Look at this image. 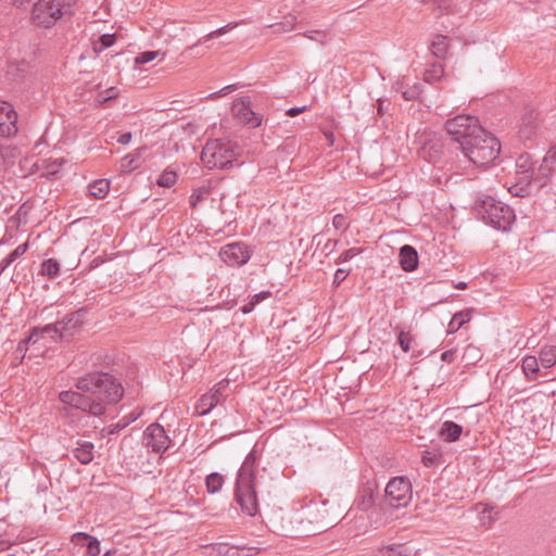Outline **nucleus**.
I'll list each match as a JSON object with an SVG mask.
<instances>
[{
    "label": "nucleus",
    "instance_id": "obj_1",
    "mask_svg": "<svg viewBox=\"0 0 556 556\" xmlns=\"http://www.w3.org/2000/svg\"><path fill=\"white\" fill-rule=\"evenodd\" d=\"M77 391H62L60 401L100 417L105 414L106 406L119 402L124 395V388L111 374L97 371L79 377L76 381Z\"/></svg>",
    "mask_w": 556,
    "mask_h": 556
},
{
    "label": "nucleus",
    "instance_id": "obj_23",
    "mask_svg": "<svg viewBox=\"0 0 556 556\" xmlns=\"http://www.w3.org/2000/svg\"><path fill=\"white\" fill-rule=\"evenodd\" d=\"M448 38L443 35H438L431 42V52L438 59H444L447 54Z\"/></svg>",
    "mask_w": 556,
    "mask_h": 556
},
{
    "label": "nucleus",
    "instance_id": "obj_32",
    "mask_svg": "<svg viewBox=\"0 0 556 556\" xmlns=\"http://www.w3.org/2000/svg\"><path fill=\"white\" fill-rule=\"evenodd\" d=\"M76 535L87 541L86 547L90 556H98L100 554V542L97 538L85 532H79Z\"/></svg>",
    "mask_w": 556,
    "mask_h": 556
},
{
    "label": "nucleus",
    "instance_id": "obj_7",
    "mask_svg": "<svg viewBox=\"0 0 556 556\" xmlns=\"http://www.w3.org/2000/svg\"><path fill=\"white\" fill-rule=\"evenodd\" d=\"M413 497V488L408 478L394 477L386 485L384 503L391 508L406 507Z\"/></svg>",
    "mask_w": 556,
    "mask_h": 556
},
{
    "label": "nucleus",
    "instance_id": "obj_28",
    "mask_svg": "<svg viewBox=\"0 0 556 556\" xmlns=\"http://www.w3.org/2000/svg\"><path fill=\"white\" fill-rule=\"evenodd\" d=\"M60 263L55 258H48L42 262L40 274L49 279H54L60 274Z\"/></svg>",
    "mask_w": 556,
    "mask_h": 556
},
{
    "label": "nucleus",
    "instance_id": "obj_62",
    "mask_svg": "<svg viewBox=\"0 0 556 556\" xmlns=\"http://www.w3.org/2000/svg\"><path fill=\"white\" fill-rule=\"evenodd\" d=\"M467 287V283L466 282H459L456 288L459 289V290H464L465 288Z\"/></svg>",
    "mask_w": 556,
    "mask_h": 556
},
{
    "label": "nucleus",
    "instance_id": "obj_44",
    "mask_svg": "<svg viewBox=\"0 0 556 556\" xmlns=\"http://www.w3.org/2000/svg\"><path fill=\"white\" fill-rule=\"evenodd\" d=\"M229 546L228 543H215L213 544V551L219 556H227Z\"/></svg>",
    "mask_w": 556,
    "mask_h": 556
},
{
    "label": "nucleus",
    "instance_id": "obj_2",
    "mask_svg": "<svg viewBox=\"0 0 556 556\" xmlns=\"http://www.w3.org/2000/svg\"><path fill=\"white\" fill-rule=\"evenodd\" d=\"M261 455L254 447L243 460L236 480L235 497L242 511L249 516L258 513V503L255 491L256 471Z\"/></svg>",
    "mask_w": 556,
    "mask_h": 556
},
{
    "label": "nucleus",
    "instance_id": "obj_11",
    "mask_svg": "<svg viewBox=\"0 0 556 556\" xmlns=\"http://www.w3.org/2000/svg\"><path fill=\"white\" fill-rule=\"evenodd\" d=\"M219 256L229 266L239 267L249 262L251 251L245 243L233 242L223 247Z\"/></svg>",
    "mask_w": 556,
    "mask_h": 556
},
{
    "label": "nucleus",
    "instance_id": "obj_17",
    "mask_svg": "<svg viewBox=\"0 0 556 556\" xmlns=\"http://www.w3.org/2000/svg\"><path fill=\"white\" fill-rule=\"evenodd\" d=\"M399 261L403 270L414 271L418 267L417 250L409 244L403 245L399 252Z\"/></svg>",
    "mask_w": 556,
    "mask_h": 556
},
{
    "label": "nucleus",
    "instance_id": "obj_51",
    "mask_svg": "<svg viewBox=\"0 0 556 556\" xmlns=\"http://www.w3.org/2000/svg\"><path fill=\"white\" fill-rule=\"evenodd\" d=\"M307 110L306 106H296V108H291L289 109L286 114L290 117H294L303 112H305Z\"/></svg>",
    "mask_w": 556,
    "mask_h": 556
},
{
    "label": "nucleus",
    "instance_id": "obj_49",
    "mask_svg": "<svg viewBox=\"0 0 556 556\" xmlns=\"http://www.w3.org/2000/svg\"><path fill=\"white\" fill-rule=\"evenodd\" d=\"M270 295L269 291H263L260 293H256L252 296L251 301L256 306L258 303H261L263 300L267 299Z\"/></svg>",
    "mask_w": 556,
    "mask_h": 556
},
{
    "label": "nucleus",
    "instance_id": "obj_43",
    "mask_svg": "<svg viewBox=\"0 0 556 556\" xmlns=\"http://www.w3.org/2000/svg\"><path fill=\"white\" fill-rule=\"evenodd\" d=\"M304 36L311 40H315L318 42H324L326 35L319 30H309L304 34Z\"/></svg>",
    "mask_w": 556,
    "mask_h": 556
},
{
    "label": "nucleus",
    "instance_id": "obj_55",
    "mask_svg": "<svg viewBox=\"0 0 556 556\" xmlns=\"http://www.w3.org/2000/svg\"><path fill=\"white\" fill-rule=\"evenodd\" d=\"M16 258L15 257H11V253L2 260L1 264H0V270H3L4 268H7L9 265H11Z\"/></svg>",
    "mask_w": 556,
    "mask_h": 556
},
{
    "label": "nucleus",
    "instance_id": "obj_36",
    "mask_svg": "<svg viewBox=\"0 0 556 556\" xmlns=\"http://www.w3.org/2000/svg\"><path fill=\"white\" fill-rule=\"evenodd\" d=\"M332 226L342 232L346 231L350 227V222L344 214H336L332 218Z\"/></svg>",
    "mask_w": 556,
    "mask_h": 556
},
{
    "label": "nucleus",
    "instance_id": "obj_18",
    "mask_svg": "<svg viewBox=\"0 0 556 556\" xmlns=\"http://www.w3.org/2000/svg\"><path fill=\"white\" fill-rule=\"evenodd\" d=\"M60 324L59 321L54 324H48L43 327H34L30 330V333L26 340L27 343H36L39 337H50L52 339H61V332H60Z\"/></svg>",
    "mask_w": 556,
    "mask_h": 556
},
{
    "label": "nucleus",
    "instance_id": "obj_41",
    "mask_svg": "<svg viewBox=\"0 0 556 556\" xmlns=\"http://www.w3.org/2000/svg\"><path fill=\"white\" fill-rule=\"evenodd\" d=\"M350 273H351V269L338 268L333 275L332 285L334 287H339L346 279V277L350 275Z\"/></svg>",
    "mask_w": 556,
    "mask_h": 556
},
{
    "label": "nucleus",
    "instance_id": "obj_31",
    "mask_svg": "<svg viewBox=\"0 0 556 556\" xmlns=\"http://www.w3.org/2000/svg\"><path fill=\"white\" fill-rule=\"evenodd\" d=\"M237 25H238L237 23H228L227 25L222 26V27L211 31L210 34H207L204 37H202L201 39H199V41L195 45L188 47V50H191L195 46L204 43V42H206L210 39L217 38V37L224 35V34H226L230 29L235 28Z\"/></svg>",
    "mask_w": 556,
    "mask_h": 556
},
{
    "label": "nucleus",
    "instance_id": "obj_35",
    "mask_svg": "<svg viewBox=\"0 0 556 556\" xmlns=\"http://www.w3.org/2000/svg\"><path fill=\"white\" fill-rule=\"evenodd\" d=\"M210 193V189L207 187H199L192 190V193L189 198V203L192 207H195L199 202L204 200Z\"/></svg>",
    "mask_w": 556,
    "mask_h": 556
},
{
    "label": "nucleus",
    "instance_id": "obj_13",
    "mask_svg": "<svg viewBox=\"0 0 556 556\" xmlns=\"http://www.w3.org/2000/svg\"><path fill=\"white\" fill-rule=\"evenodd\" d=\"M17 114L13 106L5 102L0 101V136L10 137L17 132Z\"/></svg>",
    "mask_w": 556,
    "mask_h": 556
},
{
    "label": "nucleus",
    "instance_id": "obj_52",
    "mask_svg": "<svg viewBox=\"0 0 556 556\" xmlns=\"http://www.w3.org/2000/svg\"><path fill=\"white\" fill-rule=\"evenodd\" d=\"M455 358V351L447 350L441 354V359L446 363H452Z\"/></svg>",
    "mask_w": 556,
    "mask_h": 556
},
{
    "label": "nucleus",
    "instance_id": "obj_47",
    "mask_svg": "<svg viewBox=\"0 0 556 556\" xmlns=\"http://www.w3.org/2000/svg\"><path fill=\"white\" fill-rule=\"evenodd\" d=\"M517 166L522 168V174H526V178H529L528 172L530 169V166H528V156L521 155L518 159Z\"/></svg>",
    "mask_w": 556,
    "mask_h": 556
},
{
    "label": "nucleus",
    "instance_id": "obj_4",
    "mask_svg": "<svg viewBox=\"0 0 556 556\" xmlns=\"http://www.w3.org/2000/svg\"><path fill=\"white\" fill-rule=\"evenodd\" d=\"M476 210L481 218L497 230L508 231L516 220L515 211L501 201L492 197H485L476 205Z\"/></svg>",
    "mask_w": 556,
    "mask_h": 556
},
{
    "label": "nucleus",
    "instance_id": "obj_46",
    "mask_svg": "<svg viewBox=\"0 0 556 556\" xmlns=\"http://www.w3.org/2000/svg\"><path fill=\"white\" fill-rule=\"evenodd\" d=\"M28 249V243L25 242V243H22L20 245H17L12 252H11V257H15L16 260L22 256L23 254L26 253Z\"/></svg>",
    "mask_w": 556,
    "mask_h": 556
},
{
    "label": "nucleus",
    "instance_id": "obj_40",
    "mask_svg": "<svg viewBox=\"0 0 556 556\" xmlns=\"http://www.w3.org/2000/svg\"><path fill=\"white\" fill-rule=\"evenodd\" d=\"M413 341V337L409 332L400 331L397 336V343L404 352H408L410 350V343Z\"/></svg>",
    "mask_w": 556,
    "mask_h": 556
},
{
    "label": "nucleus",
    "instance_id": "obj_61",
    "mask_svg": "<svg viewBox=\"0 0 556 556\" xmlns=\"http://www.w3.org/2000/svg\"><path fill=\"white\" fill-rule=\"evenodd\" d=\"M115 554H116V551L112 549V551L105 552L103 556H115Z\"/></svg>",
    "mask_w": 556,
    "mask_h": 556
},
{
    "label": "nucleus",
    "instance_id": "obj_24",
    "mask_svg": "<svg viewBox=\"0 0 556 556\" xmlns=\"http://www.w3.org/2000/svg\"><path fill=\"white\" fill-rule=\"evenodd\" d=\"M110 190V181L106 179H99L89 185V194L94 199H103Z\"/></svg>",
    "mask_w": 556,
    "mask_h": 556
},
{
    "label": "nucleus",
    "instance_id": "obj_9",
    "mask_svg": "<svg viewBox=\"0 0 556 556\" xmlns=\"http://www.w3.org/2000/svg\"><path fill=\"white\" fill-rule=\"evenodd\" d=\"M305 518L314 527L309 531L313 534L323 532L332 527L334 519L330 517L327 501L311 503L303 511Z\"/></svg>",
    "mask_w": 556,
    "mask_h": 556
},
{
    "label": "nucleus",
    "instance_id": "obj_29",
    "mask_svg": "<svg viewBox=\"0 0 556 556\" xmlns=\"http://www.w3.org/2000/svg\"><path fill=\"white\" fill-rule=\"evenodd\" d=\"M141 159V150H137L134 153H130L124 156L121 161V166L123 170L132 172L140 166Z\"/></svg>",
    "mask_w": 556,
    "mask_h": 556
},
{
    "label": "nucleus",
    "instance_id": "obj_27",
    "mask_svg": "<svg viewBox=\"0 0 556 556\" xmlns=\"http://www.w3.org/2000/svg\"><path fill=\"white\" fill-rule=\"evenodd\" d=\"M224 476L219 472H212L205 478V486L210 494L219 492L224 485Z\"/></svg>",
    "mask_w": 556,
    "mask_h": 556
},
{
    "label": "nucleus",
    "instance_id": "obj_53",
    "mask_svg": "<svg viewBox=\"0 0 556 556\" xmlns=\"http://www.w3.org/2000/svg\"><path fill=\"white\" fill-rule=\"evenodd\" d=\"M130 140H131V132H124L118 137L117 142L121 144H127L130 142Z\"/></svg>",
    "mask_w": 556,
    "mask_h": 556
},
{
    "label": "nucleus",
    "instance_id": "obj_12",
    "mask_svg": "<svg viewBox=\"0 0 556 556\" xmlns=\"http://www.w3.org/2000/svg\"><path fill=\"white\" fill-rule=\"evenodd\" d=\"M231 111L233 115L244 125L256 128L262 124V116L252 111L251 102L247 98L236 99Z\"/></svg>",
    "mask_w": 556,
    "mask_h": 556
},
{
    "label": "nucleus",
    "instance_id": "obj_15",
    "mask_svg": "<svg viewBox=\"0 0 556 556\" xmlns=\"http://www.w3.org/2000/svg\"><path fill=\"white\" fill-rule=\"evenodd\" d=\"M226 395L224 393H217L213 389L210 392L203 394L195 405V410L200 416L208 414L217 404L224 401Z\"/></svg>",
    "mask_w": 556,
    "mask_h": 556
},
{
    "label": "nucleus",
    "instance_id": "obj_60",
    "mask_svg": "<svg viewBox=\"0 0 556 556\" xmlns=\"http://www.w3.org/2000/svg\"><path fill=\"white\" fill-rule=\"evenodd\" d=\"M383 102L381 100L378 101V113L379 114H382V111H383Z\"/></svg>",
    "mask_w": 556,
    "mask_h": 556
},
{
    "label": "nucleus",
    "instance_id": "obj_54",
    "mask_svg": "<svg viewBox=\"0 0 556 556\" xmlns=\"http://www.w3.org/2000/svg\"><path fill=\"white\" fill-rule=\"evenodd\" d=\"M16 258L15 257H11V253L2 260L1 264H0V270H3L4 268H7L9 265H11Z\"/></svg>",
    "mask_w": 556,
    "mask_h": 556
},
{
    "label": "nucleus",
    "instance_id": "obj_58",
    "mask_svg": "<svg viewBox=\"0 0 556 556\" xmlns=\"http://www.w3.org/2000/svg\"><path fill=\"white\" fill-rule=\"evenodd\" d=\"M403 98L405 100H412V99L415 98V92L406 90V91L403 92Z\"/></svg>",
    "mask_w": 556,
    "mask_h": 556
},
{
    "label": "nucleus",
    "instance_id": "obj_59",
    "mask_svg": "<svg viewBox=\"0 0 556 556\" xmlns=\"http://www.w3.org/2000/svg\"><path fill=\"white\" fill-rule=\"evenodd\" d=\"M233 89H235V86L233 85H229V86L223 88L218 93L219 94H227L228 92H230Z\"/></svg>",
    "mask_w": 556,
    "mask_h": 556
},
{
    "label": "nucleus",
    "instance_id": "obj_16",
    "mask_svg": "<svg viewBox=\"0 0 556 556\" xmlns=\"http://www.w3.org/2000/svg\"><path fill=\"white\" fill-rule=\"evenodd\" d=\"M376 486L367 482L359 491L355 498L354 505L357 509L367 511L375 506Z\"/></svg>",
    "mask_w": 556,
    "mask_h": 556
},
{
    "label": "nucleus",
    "instance_id": "obj_19",
    "mask_svg": "<svg viewBox=\"0 0 556 556\" xmlns=\"http://www.w3.org/2000/svg\"><path fill=\"white\" fill-rule=\"evenodd\" d=\"M94 445L88 441H78L77 446L73 450L74 457L83 465H88L93 459Z\"/></svg>",
    "mask_w": 556,
    "mask_h": 556
},
{
    "label": "nucleus",
    "instance_id": "obj_26",
    "mask_svg": "<svg viewBox=\"0 0 556 556\" xmlns=\"http://www.w3.org/2000/svg\"><path fill=\"white\" fill-rule=\"evenodd\" d=\"M522 371L528 379H535L539 372V359L535 356L528 355L522 359Z\"/></svg>",
    "mask_w": 556,
    "mask_h": 556
},
{
    "label": "nucleus",
    "instance_id": "obj_56",
    "mask_svg": "<svg viewBox=\"0 0 556 556\" xmlns=\"http://www.w3.org/2000/svg\"><path fill=\"white\" fill-rule=\"evenodd\" d=\"M255 305L254 303L250 300L247 304H244L240 311L243 313V314H249L251 313L253 309H254Z\"/></svg>",
    "mask_w": 556,
    "mask_h": 556
},
{
    "label": "nucleus",
    "instance_id": "obj_10",
    "mask_svg": "<svg viewBox=\"0 0 556 556\" xmlns=\"http://www.w3.org/2000/svg\"><path fill=\"white\" fill-rule=\"evenodd\" d=\"M143 445L154 453H164L170 444V439L160 424H151L143 432Z\"/></svg>",
    "mask_w": 556,
    "mask_h": 556
},
{
    "label": "nucleus",
    "instance_id": "obj_30",
    "mask_svg": "<svg viewBox=\"0 0 556 556\" xmlns=\"http://www.w3.org/2000/svg\"><path fill=\"white\" fill-rule=\"evenodd\" d=\"M115 34H103L98 38L97 41L93 42V51L99 54L106 48L112 47L115 43Z\"/></svg>",
    "mask_w": 556,
    "mask_h": 556
},
{
    "label": "nucleus",
    "instance_id": "obj_38",
    "mask_svg": "<svg viewBox=\"0 0 556 556\" xmlns=\"http://www.w3.org/2000/svg\"><path fill=\"white\" fill-rule=\"evenodd\" d=\"M160 54H161L160 51H144V52H141V53H139L136 56L135 63L136 64L149 63V62L155 60Z\"/></svg>",
    "mask_w": 556,
    "mask_h": 556
},
{
    "label": "nucleus",
    "instance_id": "obj_63",
    "mask_svg": "<svg viewBox=\"0 0 556 556\" xmlns=\"http://www.w3.org/2000/svg\"><path fill=\"white\" fill-rule=\"evenodd\" d=\"M476 349L475 348H471V346H468L465 351V354H469L470 352H475Z\"/></svg>",
    "mask_w": 556,
    "mask_h": 556
},
{
    "label": "nucleus",
    "instance_id": "obj_48",
    "mask_svg": "<svg viewBox=\"0 0 556 556\" xmlns=\"http://www.w3.org/2000/svg\"><path fill=\"white\" fill-rule=\"evenodd\" d=\"M229 383L230 382L228 379H223L218 383H216L212 389L214 391H217V393H224L226 389L229 387Z\"/></svg>",
    "mask_w": 556,
    "mask_h": 556
},
{
    "label": "nucleus",
    "instance_id": "obj_50",
    "mask_svg": "<svg viewBox=\"0 0 556 556\" xmlns=\"http://www.w3.org/2000/svg\"><path fill=\"white\" fill-rule=\"evenodd\" d=\"M543 161L553 166L556 163V150L551 149L544 156Z\"/></svg>",
    "mask_w": 556,
    "mask_h": 556
},
{
    "label": "nucleus",
    "instance_id": "obj_14",
    "mask_svg": "<svg viewBox=\"0 0 556 556\" xmlns=\"http://www.w3.org/2000/svg\"><path fill=\"white\" fill-rule=\"evenodd\" d=\"M86 309H78L64 316L60 324L61 339L72 338L83 326Z\"/></svg>",
    "mask_w": 556,
    "mask_h": 556
},
{
    "label": "nucleus",
    "instance_id": "obj_5",
    "mask_svg": "<svg viewBox=\"0 0 556 556\" xmlns=\"http://www.w3.org/2000/svg\"><path fill=\"white\" fill-rule=\"evenodd\" d=\"M237 146L222 139L208 140L202 149L201 161L210 169L226 168L237 159Z\"/></svg>",
    "mask_w": 556,
    "mask_h": 556
},
{
    "label": "nucleus",
    "instance_id": "obj_8",
    "mask_svg": "<svg viewBox=\"0 0 556 556\" xmlns=\"http://www.w3.org/2000/svg\"><path fill=\"white\" fill-rule=\"evenodd\" d=\"M65 0H39L31 11L33 22L40 27L49 28L63 15Z\"/></svg>",
    "mask_w": 556,
    "mask_h": 556
},
{
    "label": "nucleus",
    "instance_id": "obj_20",
    "mask_svg": "<svg viewBox=\"0 0 556 556\" xmlns=\"http://www.w3.org/2000/svg\"><path fill=\"white\" fill-rule=\"evenodd\" d=\"M463 427L454 421L447 420L442 424L440 435L446 442H455L459 439Z\"/></svg>",
    "mask_w": 556,
    "mask_h": 556
},
{
    "label": "nucleus",
    "instance_id": "obj_33",
    "mask_svg": "<svg viewBox=\"0 0 556 556\" xmlns=\"http://www.w3.org/2000/svg\"><path fill=\"white\" fill-rule=\"evenodd\" d=\"M444 74V68L441 63H433L432 66L425 71L424 80L427 83L438 81Z\"/></svg>",
    "mask_w": 556,
    "mask_h": 556
},
{
    "label": "nucleus",
    "instance_id": "obj_21",
    "mask_svg": "<svg viewBox=\"0 0 556 556\" xmlns=\"http://www.w3.org/2000/svg\"><path fill=\"white\" fill-rule=\"evenodd\" d=\"M410 554L412 551L406 543L390 544L378 549L379 556H409Z\"/></svg>",
    "mask_w": 556,
    "mask_h": 556
},
{
    "label": "nucleus",
    "instance_id": "obj_39",
    "mask_svg": "<svg viewBox=\"0 0 556 556\" xmlns=\"http://www.w3.org/2000/svg\"><path fill=\"white\" fill-rule=\"evenodd\" d=\"M252 547L230 545L227 556H252Z\"/></svg>",
    "mask_w": 556,
    "mask_h": 556
},
{
    "label": "nucleus",
    "instance_id": "obj_6",
    "mask_svg": "<svg viewBox=\"0 0 556 556\" xmlns=\"http://www.w3.org/2000/svg\"><path fill=\"white\" fill-rule=\"evenodd\" d=\"M445 129L452 140L459 143L460 148H463L465 141H469L473 136L482 134V130H484L479 124V119L468 114L457 115L454 118L447 119Z\"/></svg>",
    "mask_w": 556,
    "mask_h": 556
},
{
    "label": "nucleus",
    "instance_id": "obj_34",
    "mask_svg": "<svg viewBox=\"0 0 556 556\" xmlns=\"http://www.w3.org/2000/svg\"><path fill=\"white\" fill-rule=\"evenodd\" d=\"M177 181V174L172 169H165L156 180L160 187L170 188Z\"/></svg>",
    "mask_w": 556,
    "mask_h": 556
},
{
    "label": "nucleus",
    "instance_id": "obj_42",
    "mask_svg": "<svg viewBox=\"0 0 556 556\" xmlns=\"http://www.w3.org/2000/svg\"><path fill=\"white\" fill-rule=\"evenodd\" d=\"M552 173L553 166L542 161L541 165L538 168V177L535 178V180L540 179L541 177L546 179L548 176L552 175Z\"/></svg>",
    "mask_w": 556,
    "mask_h": 556
},
{
    "label": "nucleus",
    "instance_id": "obj_64",
    "mask_svg": "<svg viewBox=\"0 0 556 556\" xmlns=\"http://www.w3.org/2000/svg\"><path fill=\"white\" fill-rule=\"evenodd\" d=\"M422 460H424V464H425L426 466H428V465L431 463L430 458H427V457H424V459H422Z\"/></svg>",
    "mask_w": 556,
    "mask_h": 556
},
{
    "label": "nucleus",
    "instance_id": "obj_3",
    "mask_svg": "<svg viewBox=\"0 0 556 556\" xmlns=\"http://www.w3.org/2000/svg\"><path fill=\"white\" fill-rule=\"evenodd\" d=\"M464 155L477 166H488L500 155L501 142L485 129L482 134L473 136L460 148Z\"/></svg>",
    "mask_w": 556,
    "mask_h": 556
},
{
    "label": "nucleus",
    "instance_id": "obj_45",
    "mask_svg": "<svg viewBox=\"0 0 556 556\" xmlns=\"http://www.w3.org/2000/svg\"><path fill=\"white\" fill-rule=\"evenodd\" d=\"M117 90L116 88L114 87H110L108 88L104 92H103V97L101 98L100 102L101 103H105L112 99H115L117 97Z\"/></svg>",
    "mask_w": 556,
    "mask_h": 556
},
{
    "label": "nucleus",
    "instance_id": "obj_57",
    "mask_svg": "<svg viewBox=\"0 0 556 556\" xmlns=\"http://www.w3.org/2000/svg\"><path fill=\"white\" fill-rule=\"evenodd\" d=\"M10 1L13 5L22 8L26 4H28L29 2H31L33 0H10Z\"/></svg>",
    "mask_w": 556,
    "mask_h": 556
},
{
    "label": "nucleus",
    "instance_id": "obj_37",
    "mask_svg": "<svg viewBox=\"0 0 556 556\" xmlns=\"http://www.w3.org/2000/svg\"><path fill=\"white\" fill-rule=\"evenodd\" d=\"M362 253V249L359 248H351L343 251L338 258L336 260V264H341L351 261L353 257Z\"/></svg>",
    "mask_w": 556,
    "mask_h": 556
},
{
    "label": "nucleus",
    "instance_id": "obj_22",
    "mask_svg": "<svg viewBox=\"0 0 556 556\" xmlns=\"http://www.w3.org/2000/svg\"><path fill=\"white\" fill-rule=\"evenodd\" d=\"M471 319V311L466 309L454 314L451 321L448 323L447 332L454 333L458 331L463 325L467 324Z\"/></svg>",
    "mask_w": 556,
    "mask_h": 556
},
{
    "label": "nucleus",
    "instance_id": "obj_25",
    "mask_svg": "<svg viewBox=\"0 0 556 556\" xmlns=\"http://www.w3.org/2000/svg\"><path fill=\"white\" fill-rule=\"evenodd\" d=\"M540 364L544 368H551L556 364V346L546 345L543 346L539 355Z\"/></svg>",
    "mask_w": 556,
    "mask_h": 556
}]
</instances>
